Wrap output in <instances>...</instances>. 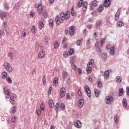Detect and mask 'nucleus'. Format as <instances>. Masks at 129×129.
Here are the masks:
<instances>
[{
  "instance_id": "nucleus-1",
  "label": "nucleus",
  "mask_w": 129,
  "mask_h": 129,
  "mask_svg": "<svg viewBox=\"0 0 129 129\" xmlns=\"http://www.w3.org/2000/svg\"><path fill=\"white\" fill-rule=\"evenodd\" d=\"M60 18L61 21H65V20H69L70 18V12L67 11L66 13H61L60 15Z\"/></svg>"
},
{
  "instance_id": "nucleus-2",
  "label": "nucleus",
  "mask_w": 129,
  "mask_h": 129,
  "mask_svg": "<svg viewBox=\"0 0 129 129\" xmlns=\"http://www.w3.org/2000/svg\"><path fill=\"white\" fill-rule=\"evenodd\" d=\"M4 68L8 71V72H13V68L10 65L9 62H5L4 63Z\"/></svg>"
},
{
  "instance_id": "nucleus-3",
  "label": "nucleus",
  "mask_w": 129,
  "mask_h": 129,
  "mask_svg": "<svg viewBox=\"0 0 129 129\" xmlns=\"http://www.w3.org/2000/svg\"><path fill=\"white\" fill-rule=\"evenodd\" d=\"M84 89L87 96H88L89 98L91 97V91H90V88L89 87H88V86H85Z\"/></svg>"
},
{
  "instance_id": "nucleus-4",
  "label": "nucleus",
  "mask_w": 129,
  "mask_h": 129,
  "mask_svg": "<svg viewBox=\"0 0 129 129\" xmlns=\"http://www.w3.org/2000/svg\"><path fill=\"white\" fill-rule=\"evenodd\" d=\"M113 101V97L112 96H108L105 98V101L107 104H111Z\"/></svg>"
},
{
  "instance_id": "nucleus-5",
  "label": "nucleus",
  "mask_w": 129,
  "mask_h": 129,
  "mask_svg": "<svg viewBox=\"0 0 129 129\" xmlns=\"http://www.w3.org/2000/svg\"><path fill=\"white\" fill-rule=\"evenodd\" d=\"M37 10H38V13L41 15V14H43L44 12L45 11V9H43V8L42 7V4H39L37 7Z\"/></svg>"
},
{
  "instance_id": "nucleus-6",
  "label": "nucleus",
  "mask_w": 129,
  "mask_h": 129,
  "mask_svg": "<svg viewBox=\"0 0 129 129\" xmlns=\"http://www.w3.org/2000/svg\"><path fill=\"white\" fill-rule=\"evenodd\" d=\"M75 32V26H71L69 28V33L71 36H73Z\"/></svg>"
},
{
  "instance_id": "nucleus-7",
  "label": "nucleus",
  "mask_w": 129,
  "mask_h": 129,
  "mask_svg": "<svg viewBox=\"0 0 129 129\" xmlns=\"http://www.w3.org/2000/svg\"><path fill=\"white\" fill-rule=\"evenodd\" d=\"M60 97L61 98H63V97L65 96V91H66V90L65 89V88L61 87L60 89Z\"/></svg>"
},
{
  "instance_id": "nucleus-8",
  "label": "nucleus",
  "mask_w": 129,
  "mask_h": 129,
  "mask_svg": "<svg viewBox=\"0 0 129 129\" xmlns=\"http://www.w3.org/2000/svg\"><path fill=\"white\" fill-rule=\"evenodd\" d=\"M74 124L76 127H78V128H80V127H81V125H82L80 120H77L76 122H75Z\"/></svg>"
},
{
  "instance_id": "nucleus-9",
  "label": "nucleus",
  "mask_w": 129,
  "mask_h": 129,
  "mask_svg": "<svg viewBox=\"0 0 129 129\" xmlns=\"http://www.w3.org/2000/svg\"><path fill=\"white\" fill-rule=\"evenodd\" d=\"M64 20H60V17L59 16H56L55 17V22L57 25H60V24H62V23H64Z\"/></svg>"
},
{
  "instance_id": "nucleus-10",
  "label": "nucleus",
  "mask_w": 129,
  "mask_h": 129,
  "mask_svg": "<svg viewBox=\"0 0 129 129\" xmlns=\"http://www.w3.org/2000/svg\"><path fill=\"white\" fill-rule=\"evenodd\" d=\"M111 3V1L105 0L104 2V6L105 7V8H108V7L110 6Z\"/></svg>"
},
{
  "instance_id": "nucleus-11",
  "label": "nucleus",
  "mask_w": 129,
  "mask_h": 129,
  "mask_svg": "<svg viewBox=\"0 0 129 129\" xmlns=\"http://www.w3.org/2000/svg\"><path fill=\"white\" fill-rule=\"evenodd\" d=\"M106 49L107 50H109V49H110V54L111 55H113V47H111L110 46V44H108L107 46H106Z\"/></svg>"
},
{
  "instance_id": "nucleus-12",
  "label": "nucleus",
  "mask_w": 129,
  "mask_h": 129,
  "mask_svg": "<svg viewBox=\"0 0 129 129\" xmlns=\"http://www.w3.org/2000/svg\"><path fill=\"white\" fill-rule=\"evenodd\" d=\"M119 16H120V12H119V10H118L115 15V21H118L119 19Z\"/></svg>"
},
{
  "instance_id": "nucleus-13",
  "label": "nucleus",
  "mask_w": 129,
  "mask_h": 129,
  "mask_svg": "<svg viewBox=\"0 0 129 129\" xmlns=\"http://www.w3.org/2000/svg\"><path fill=\"white\" fill-rule=\"evenodd\" d=\"M71 13L73 17H76L77 13L74 11V7L73 6L72 7V8L71 10Z\"/></svg>"
},
{
  "instance_id": "nucleus-14",
  "label": "nucleus",
  "mask_w": 129,
  "mask_h": 129,
  "mask_svg": "<svg viewBox=\"0 0 129 129\" xmlns=\"http://www.w3.org/2000/svg\"><path fill=\"white\" fill-rule=\"evenodd\" d=\"M109 78V72L108 71H106L104 73V78L105 79H108Z\"/></svg>"
},
{
  "instance_id": "nucleus-15",
  "label": "nucleus",
  "mask_w": 129,
  "mask_h": 129,
  "mask_svg": "<svg viewBox=\"0 0 129 129\" xmlns=\"http://www.w3.org/2000/svg\"><path fill=\"white\" fill-rule=\"evenodd\" d=\"M102 26V23L100 22H97L95 24L96 29H99L100 30V27Z\"/></svg>"
},
{
  "instance_id": "nucleus-16",
  "label": "nucleus",
  "mask_w": 129,
  "mask_h": 129,
  "mask_svg": "<svg viewBox=\"0 0 129 129\" xmlns=\"http://www.w3.org/2000/svg\"><path fill=\"white\" fill-rule=\"evenodd\" d=\"M6 17H7L6 13L3 12V11L0 10V18L1 20H4V18H6Z\"/></svg>"
},
{
  "instance_id": "nucleus-17",
  "label": "nucleus",
  "mask_w": 129,
  "mask_h": 129,
  "mask_svg": "<svg viewBox=\"0 0 129 129\" xmlns=\"http://www.w3.org/2000/svg\"><path fill=\"white\" fill-rule=\"evenodd\" d=\"M4 94L7 95L6 98H8V99L10 98V90H7L6 91L4 88Z\"/></svg>"
},
{
  "instance_id": "nucleus-18",
  "label": "nucleus",
  "mask_w": 129,
  "mask_h": 129,
  "mask_svg": "<svg viewBox=\"0 0 129 129\" xmlns=\"http://www.w3.org/2000/svg\"><path fill=\"white\" fill-rule=\"evenodd\" d=\"M83 104H84V100H83V99H80L78 104L79 107H83Z\"/></svg>"
},
{
  "instance_id": "nucleus-19",
  "label": "nucleus",
  "mask_w": 129,
  "mask_h": 129,
  "mask_svg": "<svg viewBox=\"0 0 129 129\" xmlns=\"http://www.w3.org/2000/svg\"><path fill=\"white\" fill-rule=\"evenodd\" d=\"M44 55H45V51H44V50H41L39 52L38 54V57L39 58H43Z\"/></svg>"
},
{
  "instance_id": "nucleus-20",
  "label": "nucleus",
  "mask_w": 129,
  "mask_h": 129,
  "mask_svg": "<svg viewBox=\"0 0 129 129\" xmlns=\"http://www.w3.org/2000/svg\"><path fill=\"white\" fill-rule=\"evenodd\" d=\"M87 5L88 3L85 2L84 3L83 6V12H86L87 10Z\"/></svg>"
},
{
  "instance_id": "nucleus-21",
  "label": "nucleus",
  "mask_w": 129,
  "mask_h": 129,
  "mask_svg": "<svg viewBox=\"0 0 129 129\" xmlns=\"http://www.w3.org/2000/svg\"><path fill=\"white\" fill-rule=\"evenodd\" d=\"M122 104L123 106L126 108V106H127V101H126V99L123 98L122 100Z\"/></svg>"
},
{
  "instance_id": "nucleus-22",
  "label": "nucleus",
  "mask_w": 129,
  "mask_h": 129,
  "mask_svg": "<svg viewBox=\"0 0 129 129\" xmlns=\"http://www.w3.org/2000/svg\"><path fill=\"white\" fill-rule=\"evenodd\" d=\"M53 22L54 21L53 20V19H50L48 21L49 26L50 28H53V26H54V24H53Z\"/></svg>"
},
{
  "instance_id": "nucleus-23",
  "label": "nucleus",
  "mask_w": 129,
  "mask_h": 129,
  "mask_svg": "<svg viewBox=\"0 0 129 129\" xmlns=\"http://www.w3.org/2000/svg\"><path fill=\"white\" fill-rule=\"evenodd\" d=\"M114 120L115 123H118V121L119 120V117L117 115L114 116Z\"/></svg>"
},
{
  "instance_id": "nucleus-24",
  "label": "nucleus",
  "mask_w": 129,
  "mask_h": 129,
  "mask_svg": "<svg viewBox=\"0 0 129 129\" xmlns=\"http://www.w3.org/2000/svg\"><path fill=\"white\" fill-rule=\"evenodd\" d=\"M103 10H104L103 6V5H101L98 8V9L97 10V12H98V13H101V12H102V11H103Z\"/></svg>"
},
{
  "instance_id": "nucleus-25",
  "label": "nucleus",
  "mask_w": 129,
  "mask_h": 129,
  "mask_svg": "<svg viewBox=\"0 0 129 129\" xmlns=\"http://www.w3.org/2000/svg\"><path fill=\"white\" fill-rule=\"evenodd\" d=\"M59 46H60V43L58 42V41H56L54 44V49H58V48H59Z\"/></svg>"
},
{
  "instance_id": "nucleus-26",
  "label": "nucleus",
  "mask_w": 129,
  "mask_h": 129,
  "mask_svg": "<svg viewBox=\"0 0 129 129\" xmlns=\"http://www.w3.org/2000/svg\"><path fill=\"white\" fill-rule=\"evenodd\" d=\"M119 96H122V94L124 93L123 88L119 89Z\"/></svg>"
},
{
  "instance_id": "nucleus-27",
  "label": "nucleus",
  "mask_w": 129,
  "mask_h": 129,
  "mask_svg": "<svg viewBox=\"0 0 129 129\" xmlns=\"http://www.w3.org/2000/svg\"><path fill=\"white\" fill-rule=\"evenodd\" d=\"M82 41H83V39H79L77 41L76 45L77 46H80L81 44H82Z\"/></svg>"
},
{
  "instance_id": "nucleus-28",
  "label": "nucleus",
  "mask_w": 129,
  "mask_h": 129,
  "mask_svg": "<svg viewBox=\"0 0 129 129\" xmlns=\"http://www.w3.org/2000/svg\"><path fill=\"white\" fill-rule=\"evenodd\" d=\"M69 53V55H73V54H74V48H70L69 51H68Z\"/></svg>"
},
{
  "instance_id": "nucleus-29",
  "label": "nucleus",
  "mask_w": 129,
  "mask_h": 129,
  "mask_svg": "<svg viewBox=\"0 0 129 129\" xmlns=\"http://www.w3.org/2000/svg\"><path fill=\"white\" fill-rule=\"evenodd\" d=\"M48 103L51 108H52L54 106V102H53V100H49V101H48Z\"/></svg>"
},
{
  "instance_id": "nucleus-30",
  "label": "nucleus",
  "mask_w": 129,
  "mask_h": 129,
  "mask_svg": "<svg viewBox=\"0 0 129 129\" xmlns=\"http://www.w3.org/2000/svg\"><path fill=\"white\" fill-rule=\"evenodd\" d=\"M3 77L2 78L3 79H6V78L8 76V73L7 72H4L2 73Z\"/></svg>"
},
{
  "instance_id": "nucleus-31",
  "label": "nucleus",
  "mask_w": 129,
  "mask_h": 129,
  "mask_svg": "<svg viewBox=\"0 0 129 129\" xmlns=\"http://www.w3.org/2000/svg\"><path fill=\"white\" fill-rule=\"evenodd\" d=\"M117 25H118V27H119V28H120L124 26V23L121 21H119L118 22Z\"/></svg>"
},
{
  "instance_id": "nucleus-32",
  "label": "nucleus",
  "mask_w": 129,
  "mask_h": 129,
  "mask_svg": "<svg viewBox=\"0 0 129 129\" xmlns=\"http://www.w3.org/2000/svg\"><path fill=\"white\" fill-rule=\"evenodd\" d=\"M32 34H35L36 33V27L34 25L32 26V28L31 30Z\"/></svg>"
},
{
  "instance_id": "nucleus-33",
  "label": "nucleus",
  "mask_w": 129,
  "mask_h": 129,
  "mask_svg": "<svg viewBox=\"0 0 129 129\" xmlns=\"http://www.w3.org/2000/svg\"><path fill=\"white\" fill-rule=\"evenodd\" d=\"M84 2H83V0H80L79 3L78 4V8H81L82 7V5H83V3Z\"/></svg>"
},
{
  "instance_id": "nucleus-34",
  "label": "nucleus",
  "mask_w": 129,
  "mask_h": 129,
  "mask_svg": "<svg viewBox=\"0 0 129 129\" xmlns=\"http://www.w3.org/2000/svg\"><path fill=\"white\" fill-rule=\"evenodd\" d=\"M40 109L42 111L45 110V104L44 103V102H42L40 104Z\"/></svg>"
},
{
  "instance_id": "nucleus-35",
  "label": "nucleus",
  "mask_w": 129,
  "mask_h": 129,
  "mask_svg": "<svg viewBox=\"0 0 129 129\" xmlns=\"http://www.w3.org/2000/svg\"><path fill=\"white\" fill-rule=\"evenodd\" d=\"M86 72L87 73H91L92 70H91V67H87L86 68Z\"/></svg>"
},
{
  "instance_id": "nucleus-36",
  "label": "nucleus",
  "mask_w": 129,
  "mask_h": 129,
  "mask_svg": "<svg viewBox=\"0 0 129 129\" xmlns=\"http://www.w3.org/2000/svg\"><path fill=\"white\" fill-rule=\"evenodd\" d=\"M58 78H55L54 79H53V85H56L57 83H58Z\"/></svg>"
},
{
  "instance_id": "nucleus-37",
  "label": "nucleus",
  "mask_w": 129,
  "mask_h": 129,
  "mask_svg": "<svg viewBox=\"0 0 129 129\" xmlns=\"http://www.w3.org/2000/svg\"><path fill=\"white\" fill-rule=\"evenodd\" d=\"M116 82L118 83H120L121 82V79L120 78V77L117 76L116 78Z\"/></svg>"
},
{
  "instance_id": "nucleus-38",
  "label": "nucleus",
  "mask_w": 129,
  "mask_h": 129,
  "mask_svg": "<svg viewBox=\"0 0 129 129\" xmlns=\"http://www.w3.org/2000/svg\"><path fill=\"white\" fill-rule=\"evenodd\" d=\"M94 93L96 97H98V96H99V92H98V90L97 89H94Z\"/></svg>"
},
{
  "instance_id": "nucleus-39",
  "label": "nucleus",
  "mask_w": 129,
  "mask_h": 129,
  "mask_svg": "<svg viewBox=\"0 0 129 129\" xmlns=\"http://www.w3.org/2000/svg\"><path fill=\"white\" fill-rule=\"evenodd\" d=\"M6 80L8 82V83H10V84L13 83V81L12 80V79L10 78V77H7L6 78Z\"/></svg>"
},
{
  "instance_id": "nucleus-40",
  "label": "nucleus",
  "mask_w": 129,
  "mask_h": 129,
  "mask_svg": "<svg viewBox=\"0 0 129 129\" xmlns=\"http://www.w3.org/2000/svg\"><path fill=\"white\" fill-rule=\"evenodd\" d=\"M68 76V73L66 72H62V78H66Z\"/></svg>"
},
{
  "instance_id": "nucleus-41",
  "label": "nucleus",
  "mask_w": 129,
  "mask_h": 129,
  "mask_svg": "<svg viewBox=\"0 0 129 129\" xmlns=\"http://www.w3.org/2000/svg\"><path fill=\"white\" fill-rule=\"evenodd\" d=\"M101 58H102V59H105L107 58V54H106V53L103 52L101 55Z\"/></svg>"
},
{
  "instance_id": "nucleus-42",
  "label": "nucleus",
  "mask_w": 129,
  "mask_h": 129,
  "mask_svg": "<svg viewBox=\"0 0 129 129\" xmlns=\"http://www.w3.org/2000/svg\"><path fill=\"white\" fill-rule=\"evenodd\" d=\"M71 67L72 69H74V70H76V69H77V66H76V64L73 63V62H72Z\"/></svg>"
},
{
  "instance_id": "nucleus-43",
  "label": "nucleus",
  "mask_w": 129,
  "mask_h": 129,
  "mask_svg": "<svg viewBox=\"0 0 129 129\" xmlns=\"http://www.w3.org/2000/svg\"><path fill=\"white\" fill-rule=\"evenodd\" d=\"M60 108L61 110H64V109H65V104L62 103L60 104Z\"/></svg>"
},
{
  "instance_id": "nucleus-44",
  "label": "nucleus",
  "mask_w": 129,
  "mask_h": 129,
  "mask_svg": "<svg viewBox=\"0 0 129 129\" xmlns=\"http://www.w3.org/2000/svg\"><path fill=\"white\" fill-rule=\"evenodd\" d=\"M4 28L5 31L7 32V30L8 29V24H7V22L4 23Z\"/></svg>"
},
{
  "instance_id": "nucleus-45",
  "label": "nucleus",
  "mask_w": 129,
  "mask_h": 129,
  "mask_svg": "<svg viewBox=\"0 0 129 129\" xmlns=\"http://www.w3.org/2000/svg\"><path fill=\"white\" fill-rule=\"evenodd\" d=\"M92 6L93 7H96L97 6V1H94L92 2Z\"/></svg>"
},
{
  "instance_id": "nucleus-46",
  "label": "nucleus",
  "mask_w": 129,
  "mask_h": 129,
  "mask_svg": "<svg viewBox=\"0 0 129 129\" xmlns=\"http://www.w3.org/2000/svg\"><path fill=\"white\" fill-rule=\"evenodd\" d=\"M59 104H60V103H56V104L55 105V110H56L57 113H58V108H59Z\"/></svg>"
},
{
  "instance_id": "nucleus-47",
  "label": "nucleus",
  "mask_w": 129,
  "mask_h": 129,
  "mask_svg": "<svg viewBox=\"0 0 129 129\" xmlns=\"http://www.w3.org/2000/svg\"><path fill=\"white\" fill-rule=\"evenodd\" d=\"M67 83L68 85H70L72 83V81H71V78H69L67 80Z\"/></svg>"
},
{
  "instance_id": "nucleus-48",
  "label": "nucleus",
  "mask_w": 129,
  "mask_h": 129,
  "mask_svg": "<svg viewBox=\"0 0 129 129\" xmlns=\"http://www.w3.org/2000/svg\"><path fill=\"white\" fill-rule=\"evenodd\" d=\"M105 39H104V38H102L101 40V41H100V46H101V47H102V46H103V43H105Z\"/></svg>"
},
{
  "instance_id": "nucleus-49",
  "label": "nucleus",
  "mask_w": 129,
  "mask_h": 129,
  "mask_svg": "<svg viewBox=\"0 0 129 129\" xmlns=\"http://www.w3.org/2000/svg\"><path fill=\"white\" fill-rule=\"evenodd\" d=\"M11 121L12 122H17V117H12V118H11Z\"/></svg>"
},
{
  "instance_id": "nucleus-50",
  "label": "nucleus",
  "mask_w": 129,
  "mask_h": 129,
  "mask_svg": "<svg viewBox=\"0 0 129 129\" xmlns=\"http://www.w3.org/2000/svg\"><path fill=\"white\" fill-rule=\"evenodd\" d=\"M4 7H5V10H6L7 11H9V10L10 9V7H9V4H8L7 3L5 4L4 5Z\"/></svg>"
},
{
  "instance_id": "nucleus-51",
  "label": "nucleus",
  "mask_w": 129,
  "mask_h": 129,
  "mask_svg": "<svg viewBox=\"0 0 129 129\" xmlns=\"http://www.w3.org/2000/svg\"><path fill=\"white\" fill-rule=\"evenodd\" d=\"M19 6H20V4L18 3H16L14 6L13 9H19Z\"/></svg>"
},
{
  "instance_id": "nucleus-52",
  "label": "nucleus",
  "mask_w": 129,
  "mask_h": 129,
  "mask_svg": "<svg viewBox=\"0 0 129 129\" xmlns=\"http://www.w3.org/2000/svg\"><path fill=\"white\" fill-rule=\"evenodd\" d=\"M43 14L44 18H45V19H46L47 17H48V14H47L46 10L43 12Z\"/></svg>"
},
{
  "instance_id": "nucleus-53",
  "label": "nucleus",
  "mask_w": 129,
  "mask_h": 129,
  "mask_svg": "<svg viewBox=\"0 0 129 129\" xmlns=\"http://www.w3.org/2000/svg\"><path fill=\"white\" fill-rule=\"evenodd\" d=\"M97 84L98 87H101L102 86V83L100 81H98Z\"/></svg>"
},
{
  "instance_id": "nucleus-54",
  "label": "nucleus",
  "mask_w": 129,
  "mask_h": 129,
  "mask_svg": "<svg viewBox=\"0 0 129 129\" xmlns=\"http://www.w3.org/2000/svg\"><path fill=\"white\" fill-rule=\"evenodd\" d=\"M11 112L12 113H15V112H16V109L15 108V107H12V108H11Z\"/></svg>"
},
{
  "instance_id": "nucleus-55",
  "label": "nucleus",
  "mask_w": 129,
  "mask_h": 129,
  "mask_svg": "<svg viewBox=\"0 0 129 129\" xmlns=\"http://www.w3.org/2000/svg\"><path fill=\"white\" fill-rule=\"evenodd\" d=\"M36 114H37V115H41V110L36 109Z\"/></svg>"
},
{
  "instance_id": "nucleus-56",
  "label": "nucleus",
  "mask_w": 129,
  "mask_h": 129,
  "mask_svg": "<svg viewBox=\"0 0 129 129\" xmlns=\"http://www.w3.org/2000/svg\"><path fill=\"white\" fill-rule=\"evenodd\" d=\"M63 57H64V58H67V57H68V52H67V51L64 52Z\"/></svg>"
},
{
  "instance_id": "nucleus-57",
  "label": "nucleus",
  "mask_w": 129,
  "mask_h": 129,
  "mask_svg": "<svg viewBox=\"0 0 129 129\" xmlns=\"http://www.w3.org/2000/svg\"><path fill=\"white\" fill-rule=\"evenodd\" d=\"M22 35L23 36V37H26V36H27V32L24 30L22 32Z\"/></svg>"
},
{
  "instance_id": "nucleus-58",
  "label": "nucleus",
  "mask_w": 129,
  "mask_h": 129,
  "mask_svg": "<svg viewBox=\"0 0 129 129\" xmlns=\"http://www.w3.org/2000/svg\"><path fill=\"white\" fill-rule=\"evenodd\" d=\"M34 11H31L30 13V18H34Z\"/></svg>"
},
{
  "instance_id": "nucleus-59",
  "label": "nucleus",
  "mask_w": 129,
  "mask_h": 129,
  "mask_svg": "<svg viewBox=\"0 0 129 129\" xmlns=\"http://www.w3.org/2000/svg\"><path fill=\"white\" fill-rule=\"evenodd\" d=\"M42 80H43V84L46 83V77H45V76H43Z\"/></svg>"
},
{
  "instance_id": "nucleus-60",
  "label": "nucleus",
  "mask_w": 129,
  "mask_h": 129,
  "mask_svg": "<svg viewBox=\"0 0 129 129\" xmlns=\"http://www.w3.org/2000/svg\"><path fill=\"white\" fill-rule=\"evenodd\" d=\"M78 94L79 96H82V93L81 92V91L80 90H79L78 91Z\"/></svg>"
},
{
  "instance_id": "nucleus-61",
  "label": "nucleus",
  "mask_w": 129,
  "mask_h": 129,
  "mask_svg": "<svg viewBox=\"0 0 129 129\" xmlns=\"http://www.w3.org/2000/svg\"><path fill=\"white\" fill-rule=\"evenodd\" d=\"M8 56L10 57V59H12L13 58V54H12L11 52H9L8 53Z\"/></svg>"
},
{
  "instance_id": "nucleus-62",
  "label": "nucleus",
  "mask_w": 129,
  "mask_h": 129,
  "mask_svg": "<svg viewBox=\"0 0 129 129\" xmlns=\"http://www.w3.org/2000/svg\"><path fill=\"white\" fill-rule=\"evenodd\" d=\"M51 91H52V87H50L49 88V90H48V94H49V95H50V94H51Z\"/></svg>"
},
{
  "instance_id": "nucleus-63",
  "label": "nucleus",
  "mask_w": 129,
  "mask_h": 129,
  "mask_svg": "<svg viewBox=\"0 0 129 129\" xmlns=\"http://www.w3.org/2000/svg\"><path fill=\"white\" fill-rule=\"evenodd\" d=\"M126 89V94L127 95L129 96V87H127Z\"/></svg>"
},
{
  "instance_id": "nucleus-64",
  "label": "nucleus",
  "mask_w": 129,
  "mask_h": 129,
  "mask_svg": "<svg viewBox=\"0 0 129 129\" xmlns=\"http://www.w3.org/2000/svg\"><path fill=\"white\" fill-rule=\"evenodd\" d=\"M10 101L11 103H15V100L10 98Z\"/></svg>"
}]
</instances>
